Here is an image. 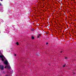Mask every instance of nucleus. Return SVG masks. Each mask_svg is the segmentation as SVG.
Listing matches in <instances>:
<instances>
[{
    "label": "nucleus",
    "mask_w": 76,
    "mask_h": 76,
    "mask_svg": "<svg viewBox=\"0 0 76 76\" xmlns=\"http://www.w3.org/2000/svg\"><path fill=\"white\" fill-rule=\"evenodd\" d=\"M0 58H1V59L2 61H4V64H6V66H5V68L8 69H10V66L9 64L8 63V61L7 60H6V59L4 56L3 55H0Z\"/></svg>",
    "instance_id": "f257e3e1"
},
{
    "label": "nucleus",
    "mask_w": 76,
    "mask_h": 76,
    "mask_svg": "<svg viewBox=\"0 0 76 76\" xmlns=\"http://www.w3.org/2000/svg\"><path fill=\"white\" fill-rule=\"evenodd\" d=\"M1 70H3L4 69V66L3 65H1L0 66Z\"/></svg>",
    "instance_id": "f03ea898"
},
{
    "label": "nucleus",
    "mask_w": 76,
    "mask_h": 76,
    "mask_svg": "<svg viewBox=\"0 0 76 76\" xmlns=\"http://www.w3.org/2000/svg\"><path fill=\"white\" fill-rule=\"evenodd\" d=\"M31 39H34V36H32L31 37Z\"/></svg>",
    "instance_id": "7ed1b4c3"
},
{
    "label": "nucleus",
    "mask_w": 76,
    "mask_h": 76,
    "mask_svg": "<svg viewBox=\"0 0 76 76\" xmlns=\"http://www.w3.org/2000/svg\"><path fill=\"white\" fill-rule=\"evenodd\" d=\"M16 44L17 45H19V43H18V42H17L16 43Z\"/></svg>",
    "instance_id": "20e7f679"
},
{
    "label": "nucleus",
    "mask_w": 76,
    "mask_h": 76,
    "mask_svg": "<svg viewBox=\"0 0 76 76\" xmlns=\"http://www.w3.org/2000/svg\"><path fill=\"white\" fill-rule=\"evenodd\" d=\"M65 59H66V60H67V59H68V58H67V57H66L65 58Z\"/></svg>",
    "instance_id": "39448f33"
},
{
    "label": "nucleus",
    "mask_w": 76,
    "mask_h": 76,
    "mask_svg": "<svg viewBox=\"0 0 76 76\" xmlns=\"http://www.w3.org/2000/svg\"><path fill=\"white\" fill-rule=\"evenodd\" d=\"M2 73H5V72H4V71H3L2 72Z\"/></svg>",
    "instance_id": "423d86ee"
},
{
    "label": "nucleus",
    "mask_w": 76,
    "mask_h": 76,
    "mask_svg": "<svg viewBox=\"0 0 76 76\" xmlns=\"http://www.w3.org/2000/svg\"><path fill=\"white\" fill-rule=\"evenodd\" d=\"M39 38V36H38L37 38Z\"/></svg>",
    "instance_id": "0eeeda50"
},
{
    "label": "nucleus",
    "mask_w": 76,
    "mask_h": 76,
    "mask_svg": "<svg viewBox=\"0 0 76 76\" xmlns=\"http://www.w3.org/2000/svg\"><path fill=\"white\" fill-rule=\"evenodd\" d=\"M46 45H47V44H48V43H47H47H46Z\"/></svg>",
    "instance_id": "6e6552de"
},
{
    "label": "nucleus",
    "mask_w": 76,
    "mask_h": 76,
    "mask_svg": "<svg viewBox=\"0 0 76 76\" xmlns=\"http://www.w3.org/2000/svg\"><path fill=\"white\" fill-rule=\"evenodd\" d=\"M5 76H9V75H5Z\"/></svg>",
    "instance_id": "1a4fd4ad"
},
{
    "label": "nucleus",
    "mask_w": 76,
    "mask_h": 76,
    "mask_svg": "<svg viewBox=\"0 0 76 76\" xmlns=\"http://www.w3.org/2000/svg\"><path fill=\"white\" fill-rule=\"evenodd\" d=\"M15 56H16V54H15Z\"/></svg>",
    "instance_id": "9d476101"
},
{
    "label": "nucleus",
    "mask_w": 76,
    "mask_h": 76,
    "mask_svg": "<svg viewBox=\"0 0 76 76\" xmlns=\"http://www.w3.org/2000/svg\"><path fill=\"white\" fill-rule=\"evenodd\" d=\"M63 67H65V65H64V66H63Z\"/></svg>",
    "instance_id": "9b49d317"
},
{
    "label": "nucleus",
    "mask_w": 76,
    "mask_h": 76,
    "mask_svg": "<svg viewBox=\"0 0 76 76\" xmlns=\"http://www.w3.org/2000/svg\"><path fill=\"white\" fill-rule=\"evenodd\" d=\"M39 35L40 36V35H41V34H39Z\"/></svg>",
    "instance_id": "f8f14e48"
},
{
    "label": "nucleus",
    "mask_w": 76,
    "mask_h": 76,
    "mask_svg": "<svg viewBox=\"0 0 76 76\" xmlns=\"http://www.w3.org/2000/svg\"><path fill=\"white\" fill-rule=\"evenodd\" d=\"M1 1H3V0H1Z\"/></svg>",
    "instance_id": "ddd939ff"
}]
</instances>
